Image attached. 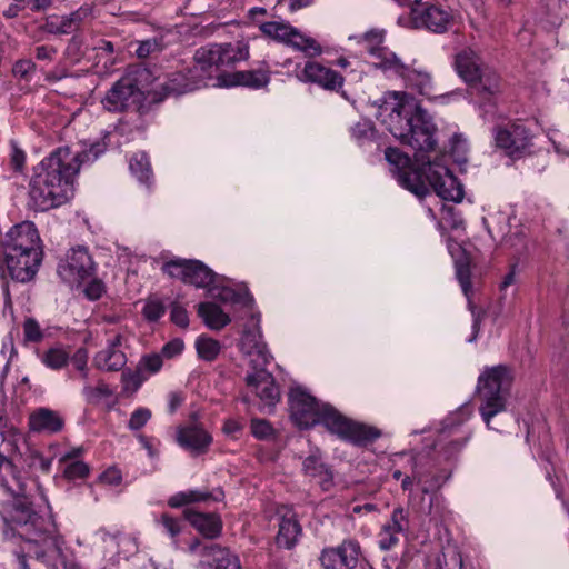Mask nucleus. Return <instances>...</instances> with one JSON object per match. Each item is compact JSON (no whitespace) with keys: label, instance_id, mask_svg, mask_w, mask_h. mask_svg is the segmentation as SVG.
<instances>
[{"label":"nucleus","instance_id":"obj_60","mask_svg":"<svg viewBox=\"0 0 569 569\" xmlns=\"http://www.w3.org/2000/svg\"><path fill=\"white\" fill-rule=\"evenodd\" d=\"M71 361L77 370L80 371L81 378L87 379L88 377V369H87V362H88V353L87 350L83 348L78 349L73 357L71 358Z\"/></svg>","mask_w":569,"mask_h":569},{"label":"nucleus","instance_id":"obj_30","mask_svg":"<svg viewBox=\"0 0 569 569\" xmlns=\"http://www.w3.org/2000/svg\"><path fill=\"white\" fill-rule=\"evenodd\" d=\"M208 569H241L238 556L229 549L212 543L204 548Z\"/></svg>","mask_w":569,"mask_h":569},{"label":"nucleus","instance_id":"obj_54","mask_svg":"<svg viewBox=\"0 0 569 569\" xmlns=\"http://www.w3.org/2000/svg\"><path fill=\"white\" fill-rule=\"evenodd\" d=\"M161 49L162 41L157 38H151L139 42L136 54L138 58H147L153 52L161 51Z\"/></svg>","mask_w":569,"mask_h":569},{"label":"nucleus","instance_id":"obj_47","mask_svg":"<svg viewBox=\"0 0 569 569\" xmlns=\"http://www.w3.org/2000/svg\"><path fill=\"white\" fill-rule=\"evenodd\" d=\"M42 29L51 34H70L72 30L66 16H48L44 20Z\"/></svg>","mask_w":569,"mask_h":569},{"label":"nucleus","instance_id":"obj_40","mask_svg":"<svg viewBox=\"0 0 569 569\" xmlns=\"http://www.w3.org/2000/svg\"><path fill=\"white\" fill-rule=\"evenodd\" d=\"M82 395L89 405L98 406L103 399L110 398L113 392L107 383L99 381L96 386L86 385Z\"/></svg>","mask_w":569,"mask_h":569},{"label":"nucleus","instance_id":"obj_20","mask_svg":"<svg viewBox=\"0 0 569 569\" xmlns=\"http://www.w3.org/2000/svg\"><path fill=\"white\" fill-rule=\"evenodd\" d=\"M409 513L402 507L392 510L390 519L381 527L378 533V546L388 551L399 543V535L409 531Z\"/></svg>","mask_w":569,"mask_h":569},{"label":"nucleus","instance_id":"obj_55","mask_svg":"<svg viewBox=\"0 0 569 569\" xmlns=\"http://www.w3.org/2000/svg\"><path fill=\"white\" fill-rule=\"evenodd\" d=\"M163 365L162 357L160 355H147L141 358L138 367L146 373H157Z\"/></svg>","mask_w":569,"mask_h":569},{"label":"nucleus","instance_id":"obj_64","mask_svg":"<svg viewBox=\"0 0 569 569\" xmlns=\"http://www.w3.org/2000/svg\"><path fill=\"white\" fill-rule=\"evenodd\" d=\"M104 286L100 280L90 281L84 289V293L90 300H98L102 296Z\"/></svg>","mask_w":569,"mask_h":569},{"label":"nucleus","instance_id":"obj_52","mask_svg":"<svg viewBox=\"0 0 569 569\" xmlns=\"http://www.w3.org/2000/svg\"><path fill=\"white\" fill-rule=\"evenodd\" d=\"M89 473V467L83 461H73L66 466L63 475L69 480L83 479Z\"/></svg>","mask_w":569,"mask_h":569},{"label":"nucleus","instance_id":"obj_39","mask_svg":"<svg viewBox=\"0 0 569 569\" xmlns=\"http://www.w3.org/2000/svg\"><path fill=\"white\" fill-rule=\"evenodd\" d=\"M108 138L109 133H106V136L101 140L91 143L88 149H84L81 152H73V154L78 157L77 163H79V168L83 163L96 161L101 154H103L107 151Z\"/></svg>","mask_w":569,"mask_h":569},{"label":"nucleus","instance_id":"obj_32","mask_svg":"<svg viewBox=\"0 0 569 569\" xmlns=\"http://www.w3.org/2000/svg\"><path fill=\"white\" fill-rule=\"evenodd\" d=\"M0 486L6 492L20 493L22 477L13 461L0 451Z\"/></svg>","mask_w":569,"mask_h":569},{"label":"nucleus","instance_id":"obj_15","mask_svg":"<svg viewBox=\"0 0 569 569\" xmlns=\"http://www.w3.org/2000/svg\"><path fill=\"white\" fill-rule=\"evenodd\" d=\"M496 147L503 150L508 157L520 158L530 146L531 136L528 128L521 123H509L493 128Z\"/></svg>","mask_w":569,"mask_h":569},{"label":"nucleus","instance_id":"obj_5","mask_svg":"<svg viewBox=\"0 0 569 569\" xmlns=\"http://www.w3.org/2000/svg\"><path fill=\"white\" fill-rule=\"evenodd\" d=\"M39 232L31 221L12 226L0 238V278L27 283L34 279L42 263Z\"/></svg>","mask_w":569,"mask_h":569},{"label":"nucleus","instance_id":"obj_2","mask_svg":"<svg viewBox=\"0 0 569 569\" xmlns=\"http://www.w3.org/2000/svg\"><path fill=\"white\" fill-rule=\"evenodd\" d=\"M249 58V47L242 42L209 43L194 51L193 66L170 72L161 84V101L166 97L181 96L214 83L218 70L232 67Z\"/></svg>","mask_w":569,"mask_h":569},{"label":"nucleus","instance_id":"obj_62","mask_svg":"<svg viewBox=\"0 0 569 569\" xmlns=\"http://www.w3.org/2000/svg\"><path fill=\"white\" fill-rule=\"evenodd\" d=\"M183 349H184V343H183L182 339L176 338V339L167 342L162 347L161 352H162V356H164L167 358H173V357L180 355Z\"/></svg>","mask_w":569,"mask_h":569},{"label":"nucleus","instance_id":"obj_3","mask_svg":"<svg viewBox=\"0 0 569 569\" xmlns=\"http://www.w3.org/2000/svg\"><path fill=\"white\" fill-rule=\"evenodd\" d=\"M289 407L290 417L300 429L323 425L331 433L357 446L372 443L381 436L379 429L348 419L331 405L319 402L300 387L291 389Z\"/></svg>","mask_w":569,"mask_h":569},{"label":"nucleus","instance_id":"obj_24","mask_svg":"<svg viewBox=\"0 0 569 569\" xmlns=\"http://www.w3.org/2000/svg\"><path fill=\"white\" fill-rule=\"evenodd\" d=\"M28 426L31 432L54 435L64 428V419L58 411L41 407L29 415Z\"/></svg>","mask_w":569,"mask_h":569},{"label":"nucleus","instance_id":"obj_22","mask_svg":"<svg viewBox=\"0 0 569 569\" xmlns=\"http://www.w3.org/2000/svg\"><path fill=\"white\" fill-rule=\"evenodd\" d=\"M176 440L180 447L192 455L206 453L212 443L211 435L198 422L179 427Z\"/></svg>","mask_w":569,"mask_h":569},{"label":"nucleus","instance_id":"obj_31","mask_svg":"<svg viewBox=\"0 0 569 569\" xmlns=\"http://www.w3.org/2000/svg\"><path fill=\"white\" fill-rule=\"evenodd\" d=\"M402 80L407 88L416 90L419 94L428 99L433 97L432 77L428 71L408 66Z\"/></svg>","mask_w":569,"mask_h":569},{"label":"nucleus","instance_id":"obj_7","mask_svg":"<svg viewBox=\"0 0 569 569\" xmlns=\"http://www.w3.org/2000/svg\"><path fill=\"white\" fill-rule=\"evenodd\" d=\"M512 381V372L505 365L487 367L478 377L479 412L490 429H496L491 426L492 418L507 409Z\"/></svg>","mask_w":569,"mask_h":569},{"label":"nucleus","instance_id":"obj_25","mask_svg":"<svg viewBox=\"0 0 569 569\" xmlns=\"http://www.w3.org/2000/svg\"><path fill=\"white\" fill-rule=\"evenodd\" d=\"M455 67L458 74L469 84L482 82L483 69L478 54L466 48L456 54Z\"/></svg>","mask_w":569,"mask_h":569},{"label":"nucleus","instance_id":"obj_4","mask_svg":"<svg viewBox=\"0 0 569 569\" xmlns=\"http://www.w3.org/2000/svg\"><path fill=\"white\" fill-rule=\"evenodd\" d=\"M77 159L69 147H59L34 168L29 196L36 210L47 211L72 197L74 179L79 173Z\"/></svg>","mask_w":569,"mask_h":569},{"label":"nucleus","instance_id":"obj_61","mask_svg":"<svg viewBox=\"0 0 569 569\" xmlns=\"http://www.w3.org/2000/svg\"><path fill=\"white\" fill-rule=\"evenodd\" d=\"M483 91L493 93L499 89V77L496 72L483 71L482 82H478Z\"/></svg>","mask_w":569,"mask_h":569},{"label":"nucleus","instance_id":"obj_38","mask_svg":"<svg viewBox=\"0 0 569 569\" xmlns=\"http://www.w3.org/2000/svg\"><path fill=\"white\" fill-rule=\"evenodd\" d=\"M293 28L289 23L278 21H268L260 26L263 34L284 44H288Z\"/></svg>","mask_w":569,"mask_h":569},{"label":"nucleus","instance_id":"obj_43","mask_svg":"<svg viewBox=\"0 0 569 569\" xmlns=\"http://www.w3.org/2000/svg\"><path fill=\"white\" fill-rule=\"evenodd\" d=\"M413 478L417 483L421 486V491L423 495H429L438 490L442 487L446 479H442L440 475L437 473H423L419 471L413 472Z\"/></svg>","mask_w":569,"mask_h":569},{"label":"nucleus","instance_id":"obj_11","mask_svg":"<svg viewBox=\"0 0 569 569\" xmlns=\"http://www.w3.org/2000/svg\"><path fill=\"white\" fill-rule=\"evenodd\" d=\"M162 271L197 288H208L216 279V273L200 260L172 259L163 263Z\"/></svg>","mask_w":569,"mask_h":569},{"label":"nucleus","instance_id":"obj_17","mask_svg":"<svg viewBox=\"0 0 569 569\" xmlns=\"http://www.w3.org/2000/svg\"><path fill=\"white\" fill-rule=\"evenodd\" d=\"M222 69L218 70L213 87L243 86L257 90L267 87L270 82V70L266 62L254 70L224 72Z\"/></svg>","mask_w":569,"mask_h":569},{"label":"nucleus","instance_id":"obj_59","mask_svg":"<svg viewBox=\"0 0 569 569\" xmlns=\"http://www.w3.org/2000/svg\"><path fill=\"white\" fill-rule=\"evenodd\" d=\"M26 163V153L16 142H11L10 166L17 172H21Z\"/></svg>","mask_w":569,"mask_h":569},{"label":"nucleus","instance_id":"obj_21","mask_svg":"<svg viewBox=\"0 0 569 569\" xmlns=\"http://www.w3.org/2000/svg\"><path fill=\"white\" fill-rule=\"evenodd\" d=\"M298 79L303 82L318 84L325 90L330 91L340 89L345 81L338 71L316 61H308L300 74H298Z\"/></svg>","mask_w":569,"mask_h":569},{"label":"nucleus","instance_id":"obj_8","mask_svg":"<svg viewBox=\"0 0 569 569\" xmlns=\"http://www.w3.org/2000/svg\"><path fill=\"white\" fill-rule=\"evenodd\" d=\"M385 158L391 166V171L402 188L419 198H425L428 194V188L422 174L423 164H426L428 160L416 161L420 163V166L415 167L409 156L396 147L387 148L385 150Z\"/></svg>","mask_w":569,"mask_h":569},{"label":"nucleus","instance_id":"obj_48","mask_svg":"<svg viewBox=\"0 0 569 569\" xmlns=\"http://www.w3.org/2000/svg\"><path fill=\"white\" fill-rule=\"evenodd\" d=\"M36 73V63L30 59H20L12 66V74L19 80L29 82Z\"/></svg>","mask_w":569,"mask_h":569},{"label":"nucleus","instance_id":"obj_34","mask_svg":"<svg viewBox=\"0 0 569 569\" xmlns=\"http://www.w3.org/2000/svg\"><path fill=\"white\" fill-rule=\"evenodd\" d=\"M106 347L94 356V363L103 371H119L127 363V357L120 349Z\"/></svg>","mask_w":569,"mask_h":569},{"label":"nucleus","instance_id":"obj_53","mask_svg":"<svg viewBox=\"0 0 569 569\" xmlns=\"http://www.w3.org/2000/svg\"><path fill=\"white\" fill-rule=\"evenodd\" d=\"M158 522L171 538H176L181 532L182 521L169 513L161 515Z\"/></svg>","mask_w":569,"mask_h":569},{"label":"nucleus","instance_id":"obj_58","mask_svg":"<svg viewBox=\"0 0 569 569\" xmlns=\"http://www.w3.org/2000/svg\"><path fill=\"white\" fill-rule=\"evenodd\" d=\"M170 319L180 328H187L189 326L188 312L186 308L180 306L178 302L171 303Z\"/></svg>","mask_w":569,"mask_h":569},{"label":"nucleus","instance_id":"obj_45","mask_svg":"<svg viewBox=\"0 0 569 569\" xmlns=\"http://www.w3.org/2000/svg\"><path fill=\"white\" fill-rule=\"evenodd\" d=\"M385 40V31L380 29H371L361 36V42L365 43L368 52L376 57L380 50H385L382 47Z\"/></svg>","mask_w":569,"mask_h":569},{"label":"nucleus","instance_id":"obj_29","mask_svg":"<svg viewBox=\"0 0 569 569\" xmlns=\"http://www.w3.org/2000/svg\"><path fill=\"white\" fill-rule=\"evenodd\" d=\"M301 533L302 528L296 515L289 511L280 519L276 543L280 548L290 550L297 545Z\"/></svg>","mask_w":569,"mask_h":569},{"label":"nucleus","instance_id":"obj_46","mask_svg":"<svg viewBox=\"0 0 569 569\" xmlns=\"http://www.w3.org/2000/svg\"><path fill=\"white\" fill-rule=\"evenodd\" d=\"M147 379L148 376L139 367L134 370H123L121 375L123 389L131 392H136Z\"/></svg>","mask_w":569,"mask_h":569},{"label":"nucleus","instance_id":"obj_13","mask_svg":"<svg viewBox=\"0 0 569 569\" xmlns=\"http://www.w3.org/2000/svg\"><path fill=\"white\" fill-rule=\"evenodd\" d=\"M36 540H28L29 546H33V553L37 560L50 568H58L66 565V556L63 552V538L58 535L56 525L50 519V528L46 532L39 535Z\"/></svg>","mask_w":569,"mask_h":569},{"label":"nucleus","instance_id":"obj_19","mask_svg":"<svg viewBox=\"0 0 569 569\" xmlns=\"http://www.w3.org/2000/svg\"><path fill=\"white\" fill-rule=\"evenodd\" d=\"M246 383L251 388L264 406L272 408L280 400V390L276 380L266 367L253 369L246 376Z\"/></svg>","mask_w":569,"mask_h":569},{"label":"nucleus","instance_id":"obj_41","mask_svg":"<svg viewBox=\"0 0 569 569\" xmlns=\"http://www.w3.org/2000/svg\"><path fill=\"white\" fill-rule=\"evenodd\" d=\"M198 356L206 361H213L221 351V345L218 340L201 336L196 341Z\"/></svg>","mask_w":569,"mask_h":569},{"label":"nucleus","instance_id":"obj_37","mask_svg":"<svg viewBox=\"0 0 569 569\" xmlns=\"http://www.w3.org/2000/svg\"><path fill=\"white\" fill-rule=\"evenodd\" d=\"M287 46L303 52L307 57H317L322 53L321 46L313 38L302 34L297 28H293Z\"/></svg>","mask_w":569,"mask_h":569},{"label":"nucleus","instance_id":"obj_51","mask_svg":"<svg viewBox=\"0 0 569 569\" xmlns=\"http://www.w3.org/2000/svg\"><path fill=\"white\" fill-rule=\"evenodd\" d=\"M250 427L252 435L257 439L267 440L273 436V428L271 423L264 419H252Z\"/></svg>","mask_w":569,"mask_h":569},{"label":"nucleus","instance_id":"obj_18","mask_svg":"<svg viewBox=\"0 0 569 569\" xmlns=\"http://www.w3.org/2000/svg\"><path fill=\"white\" fill-rule=\"evenodd\" d=\"M142 92L130 78L118 80L106 93L101 103L110 112H122L131 104L140 102Z\"/></svg>","mask_w":569,"mask_h":569},{"label":"nucleus","instance_id":"obj_57","mask_svg":"<svg viewBox=\"0 0 569 569\" xmlns=\"http://www.w3.org/2000/svg\"><path fill=\"white\" fill-rule=\"evenodd\" d=\"M23 335H24L26 341H30V342H39L43 338V333L40 329L39 323L32 318H28L24 321Z\"/></svg>","mask_w":569,"mask_h":569},{"label":"nucleus","instance_id":"obj_50","mask_svg":"<svg viewBox=\"0 0 569 569\" xmlns=\"http://www.w3.org/2000/svg\"><path fill=\"white\" fill-rule=\"evenodd\" d=\"M92 14V9L90 6H82L76 11L67 14L68 22L70 23V28L72 33L81 28L83 22L88 20Z\"/></svg>","mask_w":569,"mask_h":569},{"label":"nucleus","instance_id":"obj_12","mask_svg":"<svg viewBox=\"0 0 569 569\" xmlns=\"http://www.w3.org/2000/svg\"><path fill=\"white\" fill-rule=\"evenodd\" d=\"M96 264L88 249L82 246L70 249L57 267L59 277L67 283H80L91 277Z\"/></svg>","mask_w":569,"mask_h":569},{"label":"nucleus","instance_id":"obj_23","mask_svg":"<svg viewBox=\"0 0 569 569\" xmlns=\"http://www.w3.org/2000/svg\"><path fill=\"white\" fill-rule=\"evenodd\" d=\"M239 346L240 350L250 357L252 369L267 367L272 358L266 343L261 340L259 330H244Z\"/></svg>","mask_w":569,"mask_h":569},{"label":"nucleus","instance_id":"obj_9","mask_svg":"<svg viewBox=\"0 0 569 569\" xmlns=\"http://www.w3.org/2000/svg\"><path fill=\"white\" fill-rule=\"evenodd\" d=\"M409 20L415 29L443 34L453 26L455 16L449 8L421 0L418 6L411 8Z\"/></svg>","mask_w":569,"mask_h":569},{"label":"nucleus","instance_id":"obj_56","mask_svg":"<svg viewBox=\"0 0 569 569\" xmlns=\"http://www.w3.org/2000/svg\"><path fill=\"white\" fill-rule=\"evenodd\" d=\"M166 312V308L160 300H150L143 307V316L149 321L159 320Z\"/></svg>","mask_w":569,"mask_h":569},{"label":"nucleus","instance_id":"obj_1","mask_svg":"<svg viewBox=\"0 0 569 569\" xmlns=\"http://www.w3.org/2000/svg\"><path fill=\"white\" fill-rule=\"evenodd\" d=\"M375 117L402 144L415 151V161L429 160L436 150L437 126L432 117L409 93L387 91L372 102Z\"/></svg>","mask_w":569,"mask_h":569},{"label":"nucleus","instance_id":"obj_35","mask_svg":"<svg viewBox=\"0 0 569 569\" xmlns=\"http://www.w3.org/2000/svg\"><path fill=\"white\" fill-rule=\"evenodd\" d=\"M129 169L140 183L146 184L148 188L152 184L153 172L149 156L144 151H138L131 156Z\"/></svg>","mask_w":569,"mask_h":569},{"label":"nucleus","instance_id":"obj_33","mask_svg":"<svg viewBox=\"0 0 569 569\" xmlns=\"http://www.w3.org/2000/svg\"><path fill=\"white\" fill-rule=\"evenodd\" d=\"M198 315L213 330H220L230 323L231 318L214 302L198 305Z\"/></svg>","mask_w":569,"mask_h":569},{"label":"nucleus","instance_id":"obj_42","mask_svg":"<svg viewBox=\"0 0 569 569\" xmlns=\"http://www.w3.org/2000/svg\"><path fill=\"white\" fill-rule=\"evenodd\" d=\"M70 360V356L62 347L50 348L42 357L43 363L53 370L62 369Z\"/></svg>","mask_w":569,"mask_h":569},{"label":"nucleus","instance_id":"obj_49","mask_svg":"<svg viewBox=\"0 0 569 569\" xmlns=\"http://www.w3.org/2000/svg\"><path fill=\"white\" fill-rule=\"evenodd\" d=\"M151 417L152 413L150 409L139 407L131 413L130 419L128 421V428L131 431H139L148 423Z\"/></svg>","mask_w":569,"mask_h":569},{"label":"nucleus","instance_id":"obj_28","mask_svg":"<svg viewBox=\"0 0 569 569\" xmlns=\"http://www.w3.org/2000/svg\"><path fill=\"white\" fill-rule=\"evenodd\" d=\"M303 473L310 478L317 479L322 490L328 491L333 487V472L327 466L320 455L311 453L302 462Z\"/></svg>","mask_w":569,"mask_h":569},{"label":"nucleus","instance_id":"obj_6","mask_svg":"<svg viewBox=\"0 0 569 569\" xmlns=\"http://www.w3.org/2000/svg\"><path fill=\"white\" fill-rule=\"evenodd\" d=\"M11 500L0 506L1 533L6 541L18 542L38 539L47 528H50V518L39 515L30 499L26 496V483L22 481L20 493L8 492Z\"/></svg>","mask_w":569,"mask_h":569},{"label":"nucleus","instance_id":"obj_27","mask_svg":"<svg viewBox=\"0 0 569 569\" xmlns=\"http://www.w3.org/2000/svg\"><path fill=\"white\" fill-rule=\"evenodd\" d=\"M223 499L224 491L221 488H216L212 491L192 489L180 491L171 496L168 500V505L171 508H181L196 502L222 501Z\"/></svg>","mask_w":569,"mask_h":569},{"label":"nucleus","instance_id":"obj_16","mask_svg":"<svg viewBox=\"0 0 569 569\" xmlns=\"http://www.w3.org/2000/svg\"><path fill=\"white\" fill-rule=\"evenodd\" d=\"M361 556V547L356 539H345L337 547L322 549L319 561L323 569H356Z\"/></svg>","mask_w":569,"mask_h":569},{"label":"nucleus","instance_id":"obj_36","mask_svg":"<svg viewBox=\"0 0 569 569\" xmlns=\"http://www.w3.org/2000/svg\"><path fill=\"white\" fill-rule=\"evenodd\" d=\"M375 58L377 60L375 62L377 69H380L389 76H395L401 79L409 66L402 62L401 59L389 49L380 50Z\"/></svg>","mask_w":569,"mask_h":569},{"label":"nucleus","instance_id":"obj_44","mask_svg":"<svg viewBox=\"0 0 569 569\" xmlns=\"http://www.w3.org/2000/svg\"><path fill=\"white\" fill-rule=\"evenodd\" d=\"M375 132V127L369 120H361L350 128L352 139L360 146L373 140Z\"/></svg>","mask_w":569,"mask_h":569},{"label":"nucleus","instance_id":"obj_10","mask_svg":"<svg viewBox=\"0 0 569 569\" xmlns=\"http://www.w3.org/2000/svg\"><path fill=\"white\" fill-rule=\"evenodd\" d=\"M423 180L428 192L432 189L443 200L459 202L463 198V189L451 170L440 161L428 160L423 164Z\"/></svg>","mask_w":569,"mask_h":569},{"label":"nucleus","instance_id":"obj_14","mask_svg":"<svg viewBox=\"0 0 569 569\" xmlns=\"http://www.w3.org/2000/svg\"><path fill=\"white\" fill-rule=\"evenodd\" d=\"M449 251L455 261L456 277L461 286L463 295L469 300V308L472 313V336L468 339V342H473L477 340L479 335L482 316L481 311L477 310V308L470 302V296L472 293L470 258L459 243L450 246Z\"/></svg>","mask_w":569,"mask_h":569},{"label":"nucleus","instance_id":"obj_26","mask_svg":"<svg viewBox=\"0 0 569 569\" xmlns=\"http://www.w3.org/2000/svg\"><path fill=\"white\" fill-rule=\"evenodd\" d=\"M188 521L204 537L214 539L221 535L222 520L217 513H203L190 509L184 510Z\"/></svg>","mask_w":569,"mask_h":569},{"label":"nucleus","instance_id":"obj_63","mask_svg":"<svg viewBox=\"0 0 569 569\" xmlns=\"http://www.w3.org/2000/svg\"><path fill=\"white\" fill-rule=\"evenodd\" d=\"M101 482L109 486H118L122 481L121 471L117 468H109L100 476Z\"/></svg>","mask_w":569,"mask_h":569}]
</instances>
